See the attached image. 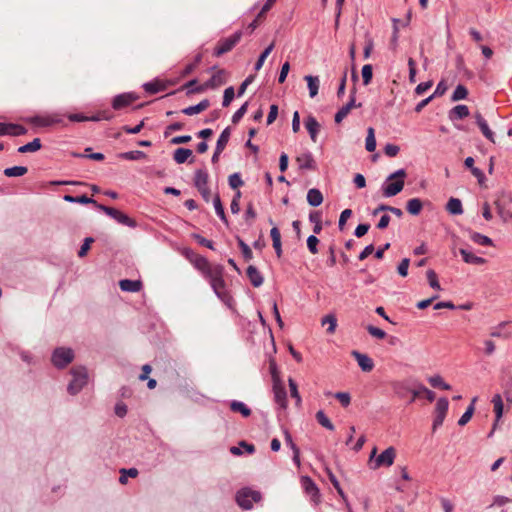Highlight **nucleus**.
Masks as SVG:
<instances>
[{
  "mask_svg": "<svg viewBox=\"0 0 512 512\" xmlns=\"http://www.w3.org/2000/svg\"><path fill=\"white\" fill-rule=\"evenodd\" d=\"M198 271L208 281L215 295L230 307L234 299L227 290V283L224 279L225 267L222 264H212L207 261Z\"/></svg>",
  "mask_w": 512,
  "mask_h": 512,
  "instance_id": "f257e3e1",
  "label": "nucleus"
},
{
  "mask_svg": "<svg viewBox=\"0 0 512 512\" xmlns=\"http://www.w3.org/2000/svg\"><path fill=\"white\" fill-rule=\"evenodd\" d=\"M211 71H215L213 75L204 83L199 84L196 88H191L192 85H195L198 83V79L194 78L186 82L183 86H181L179 89L171 91L167 93L165 96H171L176 94L177 92H180L182 90H186V95L190 96L197 93H202L208 89H215L219 86L224 85L227 82V71L223 68L218 69L216 65L212 66L210 68Z\"/></svg>",
  "mask_w": 512,
  "mask_h": 512,
  "instance_id": "f03ea898",
  "label": "nucleus"
},
{
  "mask_svg": "<svg viewBox=\"0 0 512 512\" xmlns=\"http://www.w3.org/2000/svg\"><path fill=\"white\" fill-rule=\"evenodd\" d=\"M269 371L272 378V390L274 394V400L281 408L286 409L288 405L287 392L284 383L281 380L277 362L273 357L269 359Z\"/></svg>",
  "mask_w": 512,
  "mask_h": 512,
  "instance_id": "7ed1b4c3",
  "label": "nucleus"
},
{
  "mask_svg": "<svg viewBox=\"0 0 512 512\" xmlns=\"http://www.w3.org/2000/svg\"><path fill=\"white\" fill-rule=\"evenodd\" d=\"M406 177L407 172L403 168L391 173L387 177V182L389 183H384L382 185L383 195L385 197H393L399 194L404 188Z\"/></svg>",
  "mask_w": 512,
  "mask_h": 512,
  "instance_id": "20e7f679",
  "label": "nucleus"
},
{
  "mask_svg": "<svg viewBox=\"0 0 512 512\" xmlns=\"http://www.w3.org/2000/svg\"><path fill=\"white\" fill-rule=\"evenodd\" d=\"M72 379L67 386L70 395H77L88 383V370L83 365L74 366L70 370Z\"/></svg>",
  "mask_w": 512,
  "mask_h": 512,
  "instance_id": "39448f33",
  "label": "nucleus"
},
{
  "mask_svg": "<svg viewBox=\"0 0 512 512\" xmlns=\"http://www.w3.org/2000/svg\"><path fill=\"white\" fill-rule=\"evenodd\" d=\"M242 36L243 31L237 30L229 37L220 38L213 49V56L220 57L232 51L236 47V45L241 41Z\"/></svg>",
  "mask_w": 512,
  "mask_h": 512,
  "instance_id": "423d86ee",
  "label": "nucleus"
},
{
  "mask_svg": "<svg viewBox=\"0 0 512 512\" xmlns=\"http://www.w3.org/2000/svg\"><path fill=\"white\" fill-rule=\"evenodd\" d=\"M75 354L73 349L68 347H57L51 354V362L53 366L59 370L66 368L73 362Z\"/></svg>",
  "mask_w": 512,
  "mask_h": 512,
  "instance_id": "0eeeda50",
  "label": "nucleus"
},
{
  "mask_svg": "<svg viewBox=\"0 0 512 512\" xmlns=\"http://www.w3.org/2000/svg\"><path fill=\"white\" fill-rule=\"evenodd\" d=\"M235 500L239 507L244 510H250L253 507V502L261 500V493L250 488H242L237 491Z\"/></svg>",
  "mask_w": 512,
  "mask_h": 512,
  "instance_id": "6e6552de",
  "label": "nucleus"
},
{
  "mask_svg": "<svg viewBox=\"0 0 512 512\" xmlns=\"http://www.w3.org/2000/svg\"><path fill=\"white\" fill-rule=\"evenodd\" d=\"M97 209L104 212L106 215L113 218L115 221H117L118 223H120L122 225H125L130 228L137 227V222L135 219L131 218L127 214L123 213L122 211H120L114 207H109V206L100 204L99 206H97Z\"/></svg>",
  "mask_w": 512,
  "mask_h": 512,
  "instance_id": "1a4fd4ad",
  "label": "nucleus"
},
{
  "mask_svg": "<svg viewBox=\"0 0 512 512\" xmlns=\"http://www.w3.org/2000/svg\"><path fill=\"white\" fill-rule=\"evenodd\" d=\"M495 205L499 216L504 221L512 218V196L510 194L500 193L495 200Z\"/></svg>",
  "mask_w": 512,
  "mask_h": 512,
  "instance_id": "9d476101",
  "label": "nucleus"
},
{
  "mask_svg": "<svg viewBox=\"0 0 512 512\" xmlns=\"http://www.w3.org/2000/svg\"><path fill=\"white\" fill-rule=\"evenodd\" d=\"M449 408V401L446 397H440L435 405L432 431L435 432L442 426Z\"/></svg>",
  "mask_w": 512,
  "mask_h": 512,
  "instance_id": "9b49d317",
  "label": "nucleus"
},
{
  "mask_svg": "<svg viewBox=\"0 0 512 512\" xmlns=\"http://www.w3.org/2000/svg\"><path fill=\"white\" fill-rule=\"evenodd\" d=\"M356 92L357 89L354 85L350 91L349 101L343 105L334 116V121L336 124L341 123L353 108H360L362 106V103H356Z\"/></svg>",
  "mask_w": 512,
  "mask_h": 512,
  "instance_id": "f8f14e48",
  "label": "nucleus"
},
{
  "mask_svg": "<svg viewBox=\"0 0 512 512\" xmlns=\"http://www.w3.org/2000/svg\"><path fill=\"white\" fill-rule=\"evenodd\" d=\"M27 121L36 127H50L56 124H62L63 119L58 114L35 115L29 117Z\"/></svg>",
  "mask_w": 512,
  "mask_h": 512,
  "instance_id": "ddd939ff",
  "label": "nucleus"
},
{
  "mask_svg": "<svg viewBox=\"0 0 512 512\" xmlns=\"http://www.w3.org/2000/svg\"><path fill=\"white\" fill-rule=\"evenodd\" d=\"M301 484L305 493L310 496L311 501L318 505L321 502V493L313 479L310 476H302Z\"/></svg>",
  "mask_w": 512,
  "mask_h": 512,
  "instance_id": "4468645a",
  "label": "nucleus"
},
{
  "mask_svg": "<svg viewBox=\"0 0 512 512\" xmlns=\"http://www.w3.org/2000/svg\"><path fill=\"white\" fill-rule=\"evenodd\" d=\"M139 99V95L135 92L121 93L112 99L111 106L114 110H122L130 106L133 102Z\"/></svg>",
  "mask_w": 512,
  "mask_h": 512,
  "instance_id": "2eb2a0df",
  "label": "nucleus"
},
{
  "mask_svg": "<svg viewBox=\"0 0 512 512\" xmlns=\"http://www.w3.org/2000/svg\"><path fill=\"white\" fill-rule=\"evenodd\" d=\"M396 458V449L393 446L385 449L375 460L372 469H378L380 467H390L393 465Z\"/></svg>",
  "mask_w": 512,
  "mask_h": 512,
  "instance_id": "dca6fc26",
  "label": "nucleus"
},
{
  "mask_svg": "<svg viewBox=\"0 0 512 512\" xmlns=\"http://www.w3.org/2000/svg\"><path fill=\"white\" fill-rule=\"evenodd\" d=\"M27 131V128L21 124L0 122V136H21Z\"/></svg>",
  "mask_w": 512,
  "mask_h": 512,
  "instance_id": "f3484780",
  "label": "nucleus"
},
{
  "mask_svg": "<svg viewBox=\"0 0 512 512\" xmlns=\"http://www.w3.org/2000/svg\"><path fill=\"white\" fill-rule=\"evenodd\" d=\"M501 387L506 401L512 403V370L509 368L502 370Z\"/></svg>",
  "mask_w": 512,
  "mask_h": 512,
  "instance_id": "a211bd4d",
  "label": "nucleus"
},
{
  "mask_svg": "<svg viewBox=\"0 0 512 512\" xmlns=\"http://www.w3.org/2000/svg\"><path fill=\"white\" fill-rule=\"evenodd\" d=\"M181 253L196 270H199L208 261L206 257L196 253L192 248L189 247L183 248Z\"/></svg>",
  "mask_w": 512,
  "mask_h": 512,
  "instance_id": "6ab92c4d",
  "label": "nucleus"
},
{
  "mask_svg": "<svg viewBox=\"0 0 512 512\" xmlns=\"http://www.w3.org/2000/svg\"><path fill=\"white\" fill-rule=\"evenodd\" d=\"M299 170H316L317 164L311 152H305L296 157Z\"/></svg>",
  "mask_w": 512,
  "mask_h": 512,
  "instance_id": "aec40b11",
  "label": "nucleus"
},
{
  "mask_svg": "<svg viewBox=\"0 0 512 512\" xmlns=\"http://www.w3.org/2000/svg\"><path fill=\"white\" fill-rule=\"evenodd\" d=\"M352 357L357 361L363 372H370L374 368V362L367 354H363L357 350L351 352Z\"/></svg>",
  "mask_w": 512,
  "mask_h": 512,
  "instance_id": "412c9836",
  "label": "nucleus"
},
{
  "mask_svg": "<svg viewBox=\"0 0 512 512\" xmlns=\"http://www.w3.org/2000/svg\"><path fill=\"white\" fill-rule=\"evenodd\" d=\"M475 122L479 129L481 130L482 134L492 143H495V134L494 132L489 128L487 121L484 119L482 114L480 112H476L474 114Z\"/></svg>",
  "mask_w": 512,
  "mask_h": 512,
  "instance_id": "4be33fe9",
  "label": "nucleus"
},
{
  "mask_svg": "<svg viewBox=\"0 0 512 512\" xmlns=\"http://www.w3.org/2000/svg\"><path fill=\"white\" fill-rule=\"evenodd\" d=\"M304 125L310 135V138L313 142H316L317 141V135L320 131V124L319 122L317 121V119L312 116V115H309L305 118L304 120Z\"/></svg>",
  "mask_w": 512,
  "mask_h": 512,
  "instance_id": "5701e85b",
  "label": "nucleus"
},
{
  "mask_svg": "<svg viewBox=\"0 0 512 512\" xmlns=\"http://www.w3.org/2000/svg\"><path fill=\"white\" fill-rule=\"evenodd\" d=\"M208 182H209L208 171L205 168L197 169L194 173V178H193V184H194L195 188L198 190L201 188L209 187Z\"/></svg>",
  "mask_w": 512,
  "mask_h": 512,
  "instance_id": "b1692460",
  "label": "nucleus"
},
{
  "mask_svg": "<svg viewBox=\"0 0 512 512\" xmlns=\"http://www.w3.org/2000/svg\"><path fill=\"white\" fill-rule=\"evenodd\" d=\"M144 91L149 95H154L159 92L166 90V83H163V80L155 78L150 82H146L142 85Z\"/></svg>",
  "mask_w": 512,
  "mask_h": 512,
  "instance_id": "393cba45",
  "label": "nucleus"
},
{
  "mask_svg": "<svg viewBox=\"0 0 512 512\" xmlns=\"http://www.w3.org/2000/svg\"><path fill=\"white\" fill-rule=\"evenodd\" d=\"M63 200L69 203H78L82 205H93L96 209L97 206L100 205L95 199L88 197L86 194L80 195V196H72L70 194H66L63 196Z\"/></svg>",
  "mask_w": 512,
  "mask_h": 512,
  "instance_id": "a878e982",
  "label": "nucleus"
},
{
  "mask_svg": "<svg viewBox=\"0 0 512 512\" xmlns=\"http://www.w3.org/2000/svg\"><path fill=\"white\" fill-rule=\"evenodd\" d=\"M246 275L253 287H260L264 282L262 274L254 265H249L247 267Z\"/></svg>",
  "mask_w": 512,
  "mask_h": 512,
  "instance_id": "bb28decb",
  "label": "nucleus"
},
{
  "mask_svg": "<svg viewBox=\"0 0 512 512\" xmlns=\"http://www.w3.org/2000/svg\"><path fill=\"white\" fill-rule=\"evenodd\" d=\"M119 287L123 292H139L143 283L141 280L122 279L119 281Z\"/></svg>",
  "mask_w": 512,
  "mask_h": 512,
  "instance_id": "cd10ccee",
  "label": "nucleus"
},
{
  "mask_svg": "<svg viewBox=\"0 0 512 512\" xmlns=\"http://www.w3.org/2000/svg\"><path fill=\"white\" fill-rule=\"evenodd\" d=\"M512 322L509 321H503L499 323L496 327L492 329L490 332V336L494 338H503V339H509L512 337V332L506 330V326L511 325Z\"/></svg>",
  "mask_w": 512,
  "mask_h": 512,
  "instance_id": "c85d7f7f",
  "label": "nucleus"
},
{
  "mask_svg": "<svg viewBox=\"0 0 512 512\" xmlns=\"http://www.w3.org/2000/svg\"><path fill=\"white\" fill-rule=\"evenodd\" d=\"M270 237L272 239V246L275 250V254L278 258H281L282 257V253H283V250H282V242H281V233H280V230L276 227V226H273L270 230Z\"/></svg>",
  "mask_w": 512,
  "mask_h": 512,
  "instance_id": "c756f323",
  "label": "nucleus"
},
{
  "mask_svg": "<svg viewBox=\"0 0 512 512\" xmlns=\"http://www.w3.org/2000/svg\"><path fill=\"white\" fill-rule=\"evenodd\" d=\"M470 115L467 105L459 104L449 111V119L451 121L462 120Z\"/></svg>",
  "mask_w": 512,
  "mask_h": 512,
  "instance_id": "7c9ffc66",
  "label": "nucleus"
},
{
  "mask_svg": "<svg viewBox=\"0 0 512 512\" xmlns=\"http://www.w3.org/2000/svg\"><path fill=\"white\" fill-rule=\"evenodd\" d=\"M459 252H460L462 259L465 263L474 264V265H483L486 263L485 258L476 256L472 252H470L466 249L461 248L459 250Z\"/></svg>",
  "mask_w": 512,
  "mask_h": 512,
  "instance_id": "2f4dec72",
  "label": "nucleus"
},
{
  "mask_svg": "<svg viewBox=\"0 0 512 512\" xmlns=\"http://www.w3.org/2000/svg\"><path fill=\"white\" fill-rule=\"evenodd\" d=\"M307 202L312 207H318L323 203V194L317 188H311L307 192Z\"/></svg>",
  "mask_w": 512,
  "mask_h": 512,
  "instance_id": "473e14b6",
  "label": "nucleus"
},
{
  "mask_svg": "<svg viewBox=\"0 0 512 512\" xmlns=\"http://www.w3.org/2000/svg\"><path fill=\"white\" fill-rule=\"evenodd\" d=\"M423 209V201L420 198L409 199L406 203V210L413 216H418Z\"/></svg>",
  "mask_w": 512,
  "mask_h": 512,
  "instance_id": "72a5a7b5",
  "label": "nucleus"
},
{
  "mask_svg": "<svg viewBox=\"0 0 512 512\" xmlns=\"http://www.w3.org/2000/svg\"><path fill=\"white\" fill-rule=\"evenodd\" d=\"M213 204H214V208H215V212H216L217 216L228 227L229 226V221H228V218L226 216L225 209H224V206L222 204V201H221V198H220L219 194H216L214 196Z\"/></svg>",
  "mask_w": 512,
  "mask_h": 512,
  "instance_id": "f704fd0d",
  "label": "nucleus"
},
{
  "mask_svg": "<svg viewBox=\"0 0 512 512\" xmlns=\"http://www.w3.org/2000/svg\"><path fill=\"white\" fill-rule=\"evenodd\" d=\"M193 152L189 148H177L173 153V160L177 164H183L185 163L190 157H192Z\"/></svg>",
  "mask_w": 512,
  "mask_h": 512,
  "instance_id": "c9c22d12",
  "label": "nucleus"
},
{
  "mask_svg": "<svg viewBox=\"0 0 512 512\" xmlns=\"http://www.w3.org/2000/svg\"><path fill=\"white\" fill-rule=\"evenodd\" d=\"M229 406L232 412L240 413L245 418L249 417L252 413L251 409L241 401L233 400Z\"/></svg>",
  "mask_w": 512,
  "mask_h": 512,
  "instance_id": "e433bc0d",
  "label": "nucleus"
},
{
  "mask_svg": "<svg viewBox=\"0 0 512 512\" xmlns=\"http://www.w3.org/2000/svg\"><path fill=\"white\" fill-rule=\"evenodd\" d=\"M446 210L451 215H461L463 213L461 200L458 198L451 197L446 204Z\"/></svg>",
  "mask_w": 512,
  "mask_h": 512,
  "instance_id": "4c0bfd02",
  "label": "nucleus"
},
{
  "mask_svg": "<svg viewBox=\"0 0 512 512\" xmlns=\"http://www.w3.org/2000/svg\"><path fill=\"white\" fill-rule=\"evenodd\" d=\"M477 399H478L477 397H474L471 400V403L466 408V411L462 414V416L458 420L459 426H465L471 420V418L473 417V414L475 412V403H476Z\"/></svg>",
  "mask_w": 512,
  "mask_h": 512,
  "instance_id": "58836bf2",
  "label": "nucleus"
},
{
  "mask_svg": "<svg viewBox=\"0 0 512 512\" xmlns=\"http://www.w3.org/2000/svg\"><path fill=\"white\" fill-rule=\"evenodd\" d=\"M42 148L40 138H34L31 142L18 147V153L37 152Z\"/></svg>",
  "mask_w": 512,
  "mask_h": 512,
  "instance_id": "ea45409f",
  "label": "nucleus"
},
{
  "mask_svg": "<svg viewBox=\"0 0 512 512\" xmlns=\"http://www.w3.org/2000/svg\"><path fill=\"white\" fill-rule=\"evenodd\" d=\"M469 233H470V239L474 243H476L478 245H482V246H492L493 245L492 239L489 238L488 236L483 235L479 232L472 231V230H469Z\"/></svg>",
  "mask_w": 512,
  "mask_h": 512,
  "instance_id": "a19ab883",
  "label": "nucleus"
},
{
  "mask_svg": "<svg viewBox=\"0 0 512 512\" xmlns=\"http://www.w3.org/2000/svg\"><path fill=\"white\" fill-rule=\"evenodd\" d=\"M307 82L309 89V96L314 98L318 94L319 90V78L318 76L307 75L304 77Z\"/></svg>",
  "mask_w": 512,
  "mask_h": 512,
  "instance_id": "79ce46f5",
  "label": "nucleus"
},
{
  "mask_svg": "<svg viewBox=\"0 0 512 512\" xmlns=\"http://www.w3.org/2000/svg\"><path fill=\"white\" fill-rule=\"evenodd\" d=\"M309 221L314 223L313 232L314 234H320L322 227V213L320 211H311L309 214Z\"/></svg>",
  "mask_w": 512,
  "mask_h": 512,
  "instance_id": "37998d69",
  "label": "nucleus"
},
{
  "mask_svg": "<svg viewBox=\"0 0 512 512\" xmlns=\"http://www.w3.org/2000/svg\"><path fill=\"white\" fill-rule=\"evenodd\" d=\"M120 159L136 161L145 159L147 157L146 153L141 150H133L128 152H122L118 154Z\"/></svg>",
  "mask_w": 512,
  "mask_h": 512,
  "instance_id": "c03bdc74",
  "label": "nucleus"
},
{
  "mask_svg": "<svg viewBox=\"0 0 512 512\" xmlns=\"http://www.w3.org/2000/svg\"><path fill=\"white\" fill-rule=\"evenodd\" d=\"M28 172V168L26 166H13L5 168L3 171V174L6 177L12 178V177H21L25 175Z\"/></svg>",
  "mask_w": 512,
  "mask_h": 512,
  "instance_id": "a18cd8bd",
  "label": "nucleus"
},
{
  "mask_svg": "<svg viewBox=\"0 0 512 512\" xmlns=\"http://www.w3.org/2000/svg\"><path fill=\"white\" fill-rule=\"evenodd\" d=\"M492 403L494 406L495 417L497 418V421H500L504 411L502 396L500 394H495L492 398Z\"/></svg>",
  "mask_w": 512,
  "mask_h": 512,
  "instance_id": "49530a36",
  "label": "nucleus"
},
{
  "mask_svg": "<svg viewBox=\"0 0 512 512\" xmlns=\"http://www.w3.org/2000/svg\"><path fill=\"white\" fill-rule=\"evenodd\" d=\"M428 382L434 388H438V389H442V390H450L451 389V385L446 383L439 374L429 377Z\"/></svg>",
  "mask_w": 512,
  "mask_h": 512,
  "instance_id": "de8ad7c7",
  "label": "nucleus"
},
{
  "mask_svg": "<svg viewBox=\"0 0 512 512\" xmlns=\"http://www.w3.org/2000/svg\"><path fill=\"white\" fill-rule=\"evenodd\" d=\"M316 420L317 422L323 426L324 428H326L327 430L329 431H334L335 429V426L334 424L331 422V420L327 417V415L325 414V412L323 410H319L316 415Z\"/></svg>",
  "mask_w": 512,
  "mask_h": 512,
  "instance_id": "09e8293b",
  "label": "nucleus"
},
{
  "mask_svg": "<svg viewBox=\"0 0 512 512\" xmlns=\"http://www.w3.org/2000/svg\"><path fill=\"white\" fill-rule=\"evenodd\" d=\"M237 244L239 249L241 250L243 259L245 261H250L253 258V252L248 244L244 242V240L240 236H236Z\"/></svg>",
  "mask_w": 512,
  "mask_h": 512,
  "instance_id": "8fccbe9b",
  "label": "nucleus"
},
{
  "mask_svg": "<svg viewBox=\"0 0 512 512\" xmlns=\"http://www.w3.org/2000/svg\"><path fill=\"white\" fill-rule=\"evenodd\" d=\"M288 385H289V389H290V395L292 398L295 399V405L297 407H300L301 403H302V399L299 394L298 385H297L296 381L293 378L289 377Z\"/></svg>",
  "mask_w": 512,
  "mask_h": 512,
  "instance_id": "3c124183",
  "label": "nucleus"
},
{
  "mask_svg": "<svg viewBox=\"0 0 512 512\" xmlns=\"http://www.w3.org/2000/svg\"><path fill=\"white\" fill-rule=\"evenodd\" d=\"M230 135H231V128L230 127H226L220 134L217 142H216V147L217 149H220V150H223L226 148L228 142H229V139H230Z\"/></svg>",
  "mask_w": 512,
  "mask_h": 512,
  "instance_id": "603ef678",
  "label": "nucleus"
},
{
  "mask_svg": "<svg viewBox=\"0 0 512 512\" xmlns=\"http://www.w3.org/2000/svg\"><path fill=\"white\" fill-rule=\"evenodd\" d=\"M274 48V42H272L270 45H268L259 55L255 65L254 69L256 71L260 70L266 60V58L269 56V54L272 52Z\"/></svg>",
  "mask_w": 512,
  "mask_h": 512,
  "instance_id": "864d4df0",
  "label": "nucleus"
},
{
  "mask_svg": "<svg viewBox=\"0 0 512 512\" xmlns=\"http://www.w3.org/2000/svg\"><path fill=\"white\" fill-rule=\"evenodd\" d=\"M376 138L374 129L372 127H369L367 130V137L365 141V148L368 152H374L376 149Z\"/></svg>",
  "mask_w": 512,
  "mask_h": 512,
  "instance_id": "5fc2aeb1",
  "label": "nucleus"
},
{
  "mask_svg": "<svg viewBox=\"0 0 512 512\" xmlns=\"http://www.w3.org/2000/svg\"><path fill=\"white\" fill-rule=\"evenodd\" d=\"M468 89L466 86L459 84L456 86L455 90L452 93L451 100L452 101H459L466 99L468 96Z\"/></svg>",
  "mask_w": 512,
  "mask_h": 512,
  "instance_id": "6e6d98bb",
  "label": "nucleus"
},
{
  "mask_svg": "<svg viewBox=\"0 0 512 512\" xmlns=\"http://www.w3.org/2000/svg\"><path fill=\"white\" fill-rule=\"evenodd\" d=\"M228 184L229 187L233 190L239 189L241 186L244 185V181L241 178V174L238 172H235L228 177Z\"/></svg>",
  "mask_w": 512,
  "mask_h": 512,
  "instance_id": "4d7b16f0",
  "label": "nucleus"
},
{
  "mask_svg": "<svg viewBox=\"0 0 512 512\" xmlns=\"http://www.w3.org/2000/svg\"><path fill=\"white\" fill-rule=\"evenodd\" d=\"M138 474H139V472L136 468H129V469L122 468L120 470L119 482L121 484H126L128 477L135 478L138 476Z\"/></svg>",
  "mask_w": 512,
  "mask_h": 512,
  "instance_id": "13d9d810",
  "label": "nucleus"
},
{
  "mask_svg": "<svg viewBox=\"0 0 512 512\" xmlns=\"http://www.w3.org/2000/svg\"><path fill=\"white\" fill-rule=\"evenodd\" d=\"M363 85L367 86L371 83L373 78V66L371 64H365L361 70Z\"/></svg>",
  "mask_w": 512,
  "mask_h": 512,
  "instance_id": "bf43d9fd",
  "label": "nucleus"
},
{
  "mask_svg": "<svg viewBox=\"0 0 512 512\" xmlns=\"http://www.w3.org/2000/svg\"><path fill=\"white\" fill-rule=\"evenodd\" d=\"M322 325L328 324L327 332L329 334H332L335 332L336 326H337V319L335 315L328 314L322 318Z\"/></svg>",
  "mask_w": 512,
  "mask_h": 512,
  "instance_id": "052dcab7",
  "label": "nucleus"
},
{
  "mask_svg": "<svg viewBox=\"0 0 512 512\" xmlns=\"http://www.w3.org/2000/svg\"><path fill=\"white\" fill-rule=\"evenodd\" d=\"M393 390L395 394L400 398H404L408 393H410V388L403 382L394 383Z\"/></svg>",
  "mask_w": 512,
  "mask_h": 512,
  "instance_id": "680f3d73",
  "label": "nucleus"
},
{
  "mask_svg": "<svg viewBox=\"0 0 512 512\" xmlns=\"http://www.w3.org/2000/svg\"><path fill=\"white\" fill-rule=\"evenodd\" d=\"M427 279L431 288L435 290H441V286L438 280L437 273L433 269H429L426 272Z\"/></svg>",
  "mask_w": 512,
  "mask_h": 512,
  "instance_id": "e2e57ef3",
  "label": "nucleus"
},
{
  "mask_svg": "<svg viewBox=\"0 0 512 512\" xmlns=\"http://www.w3.org/2000/svg\"><path fill=\"white\" fill-rule=\"evenodd\" d=\"M114 118V114L110 110H102L97 112L96 114L90 116L91 121L98 122L101 120H111Z\"/></svg>",
  "mask_w": 512,
  "mask_h": 512,
  "instance_id": "0e129e2a",
  "label": "nucleus"
},
{
  "mask_svg": "<svg viewBox=\"0 0 512 512\" xmlns=\"http://www.w3.org/2000/svg\"><path fill=\"white\" fill-rule=\"evenodd\" d=\"M191 236L199 245L211 250H215L214 242L212 240L206 239L198 233H193Z\"/></svg>",
  "mask_w": 512,
  "mask_h": 512,
  "instance_id": "69168bd1",
  "label": "nucleus"
},
{
  "mask_svg": "<svg viewBox=\"0 0 512 512\" xmlns=\"http://www.w3.org/2000/svg\"><path fill=\"white\" fill-rule=\"evenodd\" d=\"M316 235L317 234L308 236L307 241H306L307 248H308L309 252L313 255L317 254L319 251L318 245L320 243V240L317 238Z\"/></svg>",
  "mask_w": 512,
  "mask_h": 512,
  "instance_id": "338daca9",
  "label": "nucleus"
},
{
  "mask_svg": "<svg viewBox=\"0 0 512 512\" xmlns=\"http://www.w3.org/2000/svg\"><path fill=\"white\" fill-rule=\"evenodd\" d=\"M235 97V90L233 86H229L224 90L222 106L228 107Z\"/></svg>",
  "mask_w": 512,
  "mask_h": 512,
  "instance_id": "774afa93",
  "label": "nucleus"
}]
</instances>
